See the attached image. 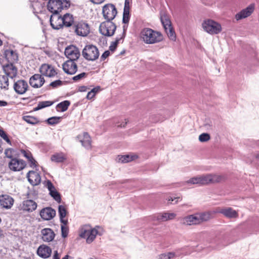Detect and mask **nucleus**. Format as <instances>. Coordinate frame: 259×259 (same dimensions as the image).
Returning <instances> with one entry per match:
<instances>
[{"mask_svg": "<svg viewBox=\"0 0 259 259\" xmlns=\"http://www.w3.org/2000/svg\"><path fill=\"white\" fill-rule=\"evenodd\" d=\"M67 225H64L63 224H62V225H61V235H62V237L63 238H66L67 235H68V227L66 226Z\"/></svg>", "mask_w": 259, "mask_h": 259, "instance_id": "nucleus-48", "label": "nucleus"}, {"mask_svg": "<svg viewBox=\"0 0 259 259\" xmlns=\"http://www.w3.org/2000/svg\"><path fill=\"white\" fill-rule=\"evenodd\" d=\"M160 20L169 38L172 40H175L176 33L172 27L169 16L165 12H161Z\"/></svg>", "mask_w": 259, "mask_h": 259, "instance_id": "nucleus-4", "label": "nucleus"}, {"mask_svg": "<svg viewBox=\"0 0 259 259\" xmlns=\"http://www.w3.org/2000/svg\"><path fill=\"white\" fill-rule=\"evenodd\" d=\"M21 153L28 160H29L32 157H33L32 154L29 151L21 150Z\"/></svg>", "mask_w": 259, "mask_h": 259, "instance_id": "nucleus-51", "label": "nucleus"}, {"mask_svg": "<svg viewBox=\"0 0 259 259\" xmlns=\"http://www.w3.org/2000/svg\"><path fill=\"white\" fill-rule=\"evenodd\" d=\"M46 186L50 192L51 191H52V190L55 189L54 186L52 183V182L50 181H48V182L47 183Z\"/></svg>", "mask_w": 259, "mask_h": 259, "instance_id": "nucleus-55", "label": "nucleus"}, {"mask_svg": "<svg viewBox=\"0 0 259 259\" xmlns=\"http://www.w3.org/2000/svg\"><path fill=\"white\" fill-rule=\"evenodd\" d=\"M124 9H130L129 0H125Z\"/></svg>", "mask_w": 259, "mask_h": 259, "instance_id": "nucleus-61", "label": "nucleus"}, {"mask_svg": "<svg viewBox=\"0 0 259 259\" xmlns=\"http://www.w3.org/2000/svg\"><path fill=\"white\" fill-rule=\"evenodd\" d=\"M254 10V5L251 4L235 15V19L238 21L245 19L251 15Z\"/></svg>", "mask_w": 259, "mask_h": 259, "instance_id": "nucleus-17", "label": "nucleus"}, {"mask_svg": "<svg viewBox=\"0 0 259 259\" xmlns=\"http://www.w3.org/2000/svg\"><path fill=\"white\" fill-rule=\"evenodd\" d=\"M95 96V95L93 93V92L90 91L88 92L87 95V98L89 100H91Z\"/></svg>", "mask_w": 259, "mask_h": 259, "instance_id": "nucleus-57", "label": "nucleus"}, {"mask_svg": "<svg viewBox=\"0 0 259 259\" xmlns=\"http://www.w3.org/2000/svg\"><path fill=\"white\" fill-rule=\"evenodd\" d=\"M41 239L44 242H51L55 238V234L50 228H44L41 230Z\"/></svg>", "mask_w": 259, "mask_h": 259, "instance_id": "nucleus-21", "label": "nucleus"}, {"mask_svg": "<svg viewBox=\"0 0 259 259\" xmlns=\"http://www.w3.org/2000/svg\"><path fill=\"white\" fill-rule=\"evenodd\" d=\"M62 68L66 74L73 75L77 71V65L75 61L67 60L63 64Z\"/></svg>", "mask_w": 259, "mask_h": 259, "instance_id": "nucleus-13", "label": "nucleus"}, {"mask_svg": "<svg viewBox=\"0 0 259 259\" xmlns=\"http://www.w3.org/2000/svg\"><path fill=\"white\" fill-rule=\"evenodd\" d=\"M102 13L106 20H112L116 17L117 11L113 4H107L103 7Z\"/></svg>", "mask_w": 259, "mask_h": 259, "instance_id": "nucleus-9", "label": "nucleus"}, {"mask_svg": "<svg viewBox=\"0 0 259 259\" xmlns=\"http://www.w3.org/2000/svg\"><path fill=\"white\" fill-rule=\"evenodd\" d=\"M176 215V214L174 213L164 212L159 214L157 216V220L159 221H167L174 219Z\"/></svg>", "mask_w": 259, "mask_h": 259, "instance_id": "nucleus-32", "label": "nucleus"}, {"mask_svg": "<svg viewBox=\"0 0 259 259\" xmlns=\"http://www.w3.org/2000/svg\"><path fill=\"white\" fill-rule=\"evenodd\" d=\"M182 223L186 225H192L199 224L197 213L193 215H190L184 218L182 220Z\"/></svg>", "mask_w": 259, "mask_h": 259, "instance_id": "nucleus-24", "label": "nucleus"}, {"mask_svg": "<svg viewBox=\"0 0 259 259\" xmlns=\"http://www.w3.org/2000/svg\"><path fill=\"white\" fill-rule=\"evenodd\" d=\"M181 198L180 197H169L168 198H167V201L168 203H172V202L175 201V202L174 203H177L179 201V200H181Z\"/></svg>", "mask_w": 259, "mask_h": 259, "instance_id": "nucleus-52", "label": "nucleus"}, {"mask_svg": "<svg viewBox=\"0 0 259 259\" xmlns=\"http://www.w3.org/2000/svg\"><path fill=\"white\" fill-rule=\"evenodd\" d=\"M127 123V121H126V119H125V122H123L122 123L120 124V125H118V126H120L121 127H124L126 125V124Z\"/></svg>", "mask_w": 259, "mask_h": 259, "instance_id": "nucleus-64", "label": "nucleus"}, {"mask_svg": "<svg viewBox=\"0 0 259 259\" xmlns=\"http://www.w3.org/2000/svg\"><path fill=\"white\" fill-rule=\"evenodd\" d=\"M70 103L69 101L66 100L59 103L57 106L56 109L58 111L64 112L66 111L70 105Z\"/></svg>", "mask_w": 259, "mask_h": 259, "instance_id": "nucleus-38", "label": "nucleus"}, {"mask_svg": "<svg viewBox=\"0 0 259 259\" xmlns=\"http://www.w3.org/2000/svg\"><path fill=\"white\" fill-rule=\"evenodd\" d=\"M178 256L174 252L161 253L158 255V259H173L176 258Z\"/></svg>", "mask_w": 259, "mask_h": 259, "instance_id": "nucleus-41", "label": "nucleus"}, {"mask_svg": "<svg viewBox=\"0 0 259 259\" xmlns=\"http://www.w3.org/2000/svg\"><path fill=\"white\" fill-rule=\"evenodd\" d=\"M204 31L210 34H217L222 31V26L218 22L210 19L205 20L202 23Z\"/></svg>", "mask_w": 259, "mask_h": 259, "instance_id": "nucleus-7", "label": "nucleus"}, {"mask_svg": "<svg viewBox=\"0 0 259 259\" xmlns=\"http://www.w3.org/2000/svg\"><path fill=\"white\" fill-rule=\"evenodd\" d=\"M37 203L34 201L28 199L23 202L22 208L24 210L32 212L37 207Z\"/></svg>", "mask_w": 259, "mask_h": 259, "instance_id": "nucleus-28", "label": "nucleus"}, {"mask_svg": "<svg viewBox=\"0 0 259 259\" xmlns=\"http://www.w3.org/2000/svg\"><path fill=\"white\" fill-rule=\"evenodd\" d=\"M70 6L69 0H49L47 7L48 10L53 13H59L63 9Z\"/></svg>", "mask_w": 259, "mask_h": 259, "instance_id": "nucleus-3", "label": "nucleus"}, {"mask_svg": "<svg viewBox=\"0 0 259 259\" xmlns=\"http://www.w3.org/2000/svg\"><path fill=\"white\" fill-rule=\"evenodd\" d=\"M13 64V63H10L4 67V70L6 76L12 78L15 77L17 74V69Z\"/></svg>", "mask_w": 259, "mask_h": 259, "instance_id": "nucleus-26", "label": "nucleus"}, {"mask_svg": "<svg viewBox=\"0 0 259 259\" xmlns=\"http://www.w3.org/2000/svg\"><path fill=\"white\" fill-rule=\"evenodd\" d=\"M40 74L43 76L54 77L57 74V70L52 65L45 63L42 64L39 69Z\"/></svg>", "mask_w": 259, "mask_h": 259, "instance_id": "nucleus-11", "label": "nucleus"}, {"mask_svg": "<svg viewBox=\"0 0 259 259\" xmlns=\"http://www.w3.org/2000/svg\"><path fill=\"white\" fill-rule=\"evenodd\" d=\"M212 212H205L197 213L200 224L203 222H206L212 218Z\"/></svg>", "mask_w": 259, "mask_h": 259, "instance_id": "nucleus-35", "label": "nucleus"}, {"mask_svg": "<svg viewBox=\"0 0 259 259\" xmlns=\"http://www.w3.org/2000/svg\"><path fill=\"white\" fill-rule=\"evenodd\" d=\"M50 24L54 29L59 30L63 27V21L59 13H53L50 19Z\"/></svg>", "mask_w": 259, "mask_h": 259, "instance_id": "nucleus-14", "label": "nucleus"}, {"mask_svg": "<svg viewBox=\"0 0 259 259\" xmlns=\"http://www.w3.org/2000/svg\"><path fill=\"white\" fill-rule=\"evenodd\" d=\"M111 21L106 20L101 23L99 31L102 35L106 36H111L114 34L116 26Z\"/></svg>", "mask_w": 259, "mask_h": 259, "instance_id": "nucleus-8", "label": "nucleus"}, {"mask_svg": "<svg viewBox=\"0 0 259 259\" xmlns=\"http://www.w3.org/2000/svg\"><path fill=\"white\" fill-rule=\"evenodd\" d=\"M37 253L40 257L47 258L51 256L52 249L50 247L46 245H41L37 249Z\"/></svg>", "mask_w": 259, "mask_h": 259, "instance_id": "nucleus-23", "label": "nucleus"}, {"mask_svg": "<svg viewBox=\"0 0 259 259\" xmlns=\"http://www.w3.org/2000/svg\"><path fill=\"white\" fill-rule=\"evenodd\" d=\"M100 87L99 86H97L94 88H93L91 91L93 92V93L96 95V94L100 91Z\"/></svg>", "mask_w": 259, "mask_h": 259, "instance_id": "nucleus-58", "label": "nucleus"}, {"mask_svg": "<svg viewBox=\"0 0 259 259\" xmlns=\"http://www.w3.org/2000/svg\"><path fill=\"white\" fill-rule=\"evenodd\" d=\"M0 136L10 145H12L11 141H10L7 133L3 130L0 128Z\"/></svg>", "mask_w": 259, "mask_h": 259, "instance_id": "nucleus-46", "label": "nucleus"}, {"mask_svg": "<svg viewBox=\"0 0 259 259\" xmlns=\"http://www.w3.org/2000/svg\"><path fill=\"white\" fill-rule=\"evenodd\" d=\"M124 38V34H120V35H119V36H117L115 40L114 41L112 42V43L111 44V45L109 47L110 50L112 52L114 51L116 49L117 45L119 42V41L120 40L123 39Z\"/></svg>", "mask_w": 259, "mask_h": 259, "instance_id": "nucleus-42", "label": "nucleus"}, {"mask_svg": "<svg viewBox=\"0 0 259 259\" xmlns=\"http://www.w3.org/2000/svg\"><path fill=\"white\" fill-rule=\"evenodd\" d=\"M75 31L78 35L85 36L90 32V27L88 24L80 22L76 25Z\"/></svg>", "mask_w": 259, "mask_h": 259, "instance_id": "nucleus-19", "label": "nucleus"}, {"mask_svg": "<svg viewBox=\"0 0 259 259\" xmlns=\"http://www.w3.org/2000/svg\"><path fill=\"white\" fill-rule=\"evenodd\" d=\"M13 149L11 148H7L5 150V154L6 156L9 158H13L12 156Z\"/></svg>", "mask_w": 259, "mask_h": 259, "instance_id": "nucleus-53", "label": "nucleus"}, {"mask_svg": "<svg viewBox=\"0 0 259 259\" xmlns=\"http://www.w3.org/2000/svg\"><path fill=\"white\" fill-rule=\"evenodd\" d=\"M26 166L25 162L17 158H12L9 162V167L11 170L18 171L22 170Z\"/></svg>", "mask_w": 259, "mask_h": 259, "instance_id": "nucleus-12", "label": "nucleus"}, {"mask_svg": "<svg viewBox=\"0 0 259 259\" xmlns=\"http://www.w3.org/2000/svg\"><path fill=\"white\" fill-rule=\"evenodd\" d=\"M13 88L17 94L23 95L27 91L28 85L26 81L20 79L14 82Z\"/></svg>", "mask_w": 259, "mask_h": 259, "instance_id": "nucleus-15", "label": "nucleus"}, {"mask_svg": "<svg viewBox=\"0 0 259 259\" xmlns=\"http://www.w3.org/2000/svg\"><path fill=\"white\" fill-rule=\"evenodd\" d=\"M78 138L80 139L82 145L87 149L91 148V139L90 135L87 133H84L82 136H79Z\"/></svg>", "mask_w": 259, "mask_h": 259, "instance_id": "nucleus-29", "label": "nucleus"}, {"mask_svg": "<svg viewBox=\"0 0 259 259\" xmlns=\"http://www.w3.org/2000/svg\"><path fill=\"white\" fill-rule=\"evenodd\" d=\"M45 4L42 0H32L31 2V7L33 9L34 14L42 12L45 9Z\"/></svg>", "mask_w": 259, "mask_h": 259, "instance_id": "nucleus-22", "label": "nucleus"}, {"mask_svg": "<svg viewBox=\"0 0 259 259\" xmlns=\"http://www.w3.org/2000/svg\"><path fill=\"white\" fill-rule=\"evenodd\" d=\"M40 215L44 220H51L56 215V211L51 207H47L42 209L40 211Z\"/></svg>", "mask_w": 259, "mask_h": 259, "instance_id": "nucleus-18", "label": "nucleus"}, {"mask_svg": "<svg viewBox=\"0 0 259 259\" xmlns=\"http://www.w3.org/2000/svg\"><path fill=\"white\" fill-rule=\"evenodd\" d=\"M8 77L4 75H0V88L5 90L9 89Z\"/></svg>", "mask_w": 259, "mask_h": 259, "instance_id": "nucleus-36", "label": "nucleus"}, {"mask_svg": "<svg viewBox=\"0 0 259 259\" xmlns=\"http://www.w3.org/2000/svg\"><path fill=\"white\" fill-rule=\"evenodd\" d=\"M62 21H63V26L70 27L73 23V18L72 15L66 13L63 17H62Z\"/></svg>", "mask_w": 259, "mask_h": 259, "instance_id": "nucleus-34", "label": "nucleus"}, {"mask_svg": "<svg viewBox=\"0 0 259 259\" xmlns=\"http://www.w3.org/2000/svg\"><path fill=\"white\" fill-rule=\"evenodd\" d=\"M137 156L136 155H118L116 158V161L120 163H127L134 160Z\"/></svg>", "mask_w": 259, "mask_h": 259, "instance_id": "nucleus-33", "label": "nucleus"}, {"mask_svg": "<svg viewBox=\"0 0 259 259\" xmlns=\"http://www.w3.org/2000/svg\"><path fill=\"white\" fill-rule=\"evenodd\" d=\"M66 159V157L63 153H56L51 156V160L55 162H62Z\"/></svg>", "mask_w": 259, "mask_h": 259, "instance_id": "nucleus-37", "label": "nucleus"}, {"mask_svg": "<svg viewBox=\"0 0 259 259\" xmlns=\"http://www.w3.org/2000/svg\"><path fill=\"white\" fill-rule=\"evenodd\" d=\"M87 90V87L85 86H81L79 88L80 92H86Z\"/></svg>", "mask_w": 259, "mask_h": 259, "instance_id": "nucleus-62", "label": "nucleus"}, {"mask_svg": "<svg viewBox=\"0 0 259 259\" xmlns=\"http://www.w3.org/2000/svg\"><path fill=\"white\" fill-rule=\"evenodd\" d=\"M28 162L29 163L30 166L31 167H36V161L33 158V157L31 158L29 160H28Z\"/></svg>", "mask_w": 259, "mask_h": 259, "instance_id": "nucleus-54", "label": "nucleus"}, {"mask_svg": "<svg viewBox=\"0 0 259 259\" xmlns=\"http://www.w3.org/2000/svg\"><path fill=\"white\" fill-rule=\"evenodd\" d=\"M218 212L230 219L236 218L238 216L237 212L231 207L222 208Z\"/></svg>", "mask_w": 259, "mask_h": 259, "instance_id": "nucleus-27", "label": "nucleus"}, {"mask_svg": "<svg viewBox=\"0 0 259 259\" xmlns=\"http://www.w3.org/2000/svg\"><path fill=\"white\" fill-rule=\"evenodd\" d=\"M45 82L44 77L40 74H35L29 79V83L33 88H39Z\"/></svg>", "mask_w": 259, "mask_h": 259, "instance_id": "nucleus-16", "label": "nucleus"}, {"mask_svg": "<svg viewBox=\"0 0 259 259\" xmlns=\"http://www.w3.org/2000/svg\"><path fill=\"white\" fill-rule=\"evenodd\" d=\"M210 139V135L207 133H202L199 136V140L201 142H207L209 141Z\"/></svg>", "mask_w": 259, "mask_h": 259, "instance_id": "nucleus-47", "label": "nucleus"}, {"mask_svg": "<svg viewBox=\"0 0 259 259\" xmlns=\"http://www.w3.org/2000/svg\"><path fill=\"white\" fill-rule=\"evenodd\" d=\"M140 38L146 44H154L163 39L162 34L149 28H144L140 34Z\"/></svg>", "mask_w": 259, "mask_h": 259, "instance_id": "nucleus-2", "label": "nucleus"}, {"mask_svg": "<svg viewBox=\"0 0 259 259\" xmlns=\"http://www.w3.org/2000/svg\"><path fill=\"white\" fill-rule=\"evenodd\" d=\"M82 55L83 58L88 61H95L97 60L99 56V52L94 45H86L82 51Z\"/></svg>", "mask_w": 259, "mask_h": 259, "instance_id": "nucleus-6", "label": "nucleus"}, {"mask_svg": "<svg viewBox=\"0 0 259 259\" xmlns=\"http://www.w3.org/2000/svg\"><path fill=\"white\" fill-rule=\"evenodd\" d=\"M223 180V177L216 174H206L194 177L185 183L188 184H197L200 186L219 183Z\"/></svg>", "mask_w": 259, "mask_h": 259, "instance_id": "nucleus-1", "label": "nucleus"}, {"mask_svg": "<svg viewBox=\"0 0 259 259\" xmlns=\"http://www.w3.org/2000/svg\"><path fill=\"white\" fill-rule=\"evenodd\" d=\"M110 55V52L109 51H106L104 52V53L102 55L101 57V59L102 60H104L106 58H107Z\"/></svg>", "mask_w": 259, "mask_h": 259, "instance_id": "nucleus-56", "label": "nucleus"}, {"mask_svg": "<svg viewBox=\"0 0 259 259\" xmlns=\"http://www.w3.org/2000/svg\"><path fill=\"white\" fill-rule=\"evenodd\" d=\"M64 54L68 60L76 61L80 56V51L78 48L73 45L67 46L64 51Z\"/></svg>", "mask_w": 259, "mask_h": 259, "instance_id": "nucleus-10", "label": "nucleus"}, {"mask_svg": "<svg viewBox=\"0 0 259 259\" xmlns=\"http://www.w3.org/2000/svg\"><path fill=\"white\" fill-rule=\"evenodd\" d=\"M87 75V74L85 72H82L77 75H75L72 77V80L74 81H78L80 80L83 78H85Z\"/></svg>", "mask_w": 259, "mask_h": 259, "instance_id": "nucleus-50", "label": "nucleus"}, {"mask_svg": "<svg viewBox=\"0 0 259 259\" xmlns=\"http://www.w3.org/2000/svg\"><path fill=\"white\" fill-rule=\"evenodd\" d=\"M99 228V226H96L95 228L92 229L90 226H85L82 228L80 231V237L83 238H86L87 243H92L96 238V236L98 234L101 235L102 234L99 232L97 228Z\"/></svg>", "mask_w": 259, "mask_h": 259, "instance_id": "nucleus-5", "label": "nucleus"}, {"mask_svg": "<svg viewBox=\"0 0 259 259\" xmlns=\"http://www.w3.org/2000/svg\"><path fill=\"white\" fill-rule=\"evenodd\" d=\"M105 0H90V1L95 4H100L104 2Z\"/></svg>", "mask_w": 259, "mask_h": 259, "instance_id": "nucleus-59", "label": "nucleus"}, {"mask_svg": "<svg viewBox=\"0 0 259 259\" xmlns=\"http://www.w3.org/2000/svg\"><path fill=\"white\" fill-rule=\"evenodd\" d=\"M51 196L58 203H60L61 201V198L60 194L54 189L50 192Z\"/></svg>", "mask_w": 259, "mask_h": 259, "instance_id": "nucleus-43", "label": "nucleus"}, {"mask_svg": "<svg viewBox=\"0 0 259 259\" xmlns=\"http://www.w3.org/2000/svg\"><path fill=\"white\" fill-rule=\"evenodd\" d=\"M58 212L61 223L64 225H67L68 221L67 220L64 219L67 213L65 207L62 205H59L58 207Z\"/></svg>", "mask_w": 259, "mask_h": 259, "instance_id": "nucleus-31", "label": "nucleus"}, {"mask_svg": "<svg viewBox=\"0 0 259 259\" xmlns=\"http://www.w3.org/2000/svg\"><path fill=\"white\" fill-rule=\"evenodd\" d=\"M8 105V103L5 101L0 100V107L6 106Z\"/></svg>", "mask_w": 259, "mask_h": 259, "instance_id": "nucleus-63", "label": "nucleus"}, {"mask_svg": "<svg viewBox=\"0 0 259 259\" xmlns=\"http://www.w3.org/2000/svg\"><path fill=\"white\" fill-rule=\"evenodd\" d=\"M14 200L11 196L7 195L0 196V204L4 208H9L13 204Z\"/></svg>", "mask_w": 259, "mask_h": 259, "instance_id": "nucleus-25", "label": "nucleus"}, {"mask_svg": "<svg viewBox=\"0 0 259 259\" xmlns=\"http://www.w3.org/2000/svg\"><path fill=\"white\" fill-rule=\"evenodd\" d=\"M61 117L54 116L48 119L47 122L50 125H54L58 123L61 119Z\"/></svg>", "mask_w": 259, "mask_h": 259, "instance_id": "nucleus-45", "label": "nucleus"}, {"mask_svg": "<svg viewBox=\"0 0 259 259\" xmlns=\"http://www.w3.org/2000/svg\"><path fill=\"white\" fill-rule=\"evenodd\" d=\"M53 104V102L50 101H45L38 102L37 106L34 109V111H38L45 107L51 106Z\"/></svg>", "mask_w": 259, "mask_h": 259, "instance_id": "nucleus-39", "label": "nucleus"}, {"mask_svg": "<svg viewBox=\"0 0 259 259\" xmlns=\"http://www.w3.org/2000/svg\"><path fill=\"white\" fill-rule=\"evenodd\" d=\"M53 259H60V256L58 254V251L57 250L54 251V253L53 256Z\"/></svg>", "mask_w": 259, "mask_h": 259, "instance_id": "nucleus-60", "label": "nucleus"}, {"mask_svg": "<svg viewBox=\"0 0 259 259\" xmlns=\"http://www.w3.org/2000/svg\"><path fill=\"white\" fill-rule=\"evenodd\" d=\"M130 20V9H124L123 13L122 22L126 24Z\"/></svg>", "mask_w": 259, "mask_h": 259, "instance_id": "nucleus-44", "label": "nucleus"}, {"mask_svg": "<svg viewBox=\"0 0 259 259\" xmlns=\"http://www.w3.org/2000/svg\"><path fill=\"white\" fill-rule=\"evenodd\" d=\"M63 84V82L60 80H56L51 82L49 85V87H52L53 89L57 88L61 86Z\"/></svg>", "mask_w": 259, "mask_h": 259, "instance_id": "nucleus-49", "label": "nucleus"}, {"mask_svg": "<svg viewBox=\"0 0 259 259\" xmlns=\"http://www.w3.org/2000/svg\"><path fill=\"white\" fill-rule=\"evenodd\" d=\"M5 57L10 63H14L18 60V56L16 51L7 50L5 51Z\"/></svg>", "mask_w": 259, "mask_h": 259, "instance_id": "nucleus-30", "label": "nucleus"}, {"mask_svg": "<svg viewBox=\"0 0 259 259\" xmlns=\"http://www.w3.org/2000/svg\"><path fill=\"white\" fill-rule=\"evenodd\" d=\"M29 182L33 186L38 185L41 182V178L37 172L30 170L27 174Z\"/></svg>", "mask_w": 259, "mask_h": 259, "instance_id": "nucleus-20", "label": "nucleus"}, {"mask_svg": "<svg viewBox=\"0 0 259 259\" xmlns=\"http://www.w3.org/2000/svg\"><path fill=\"white\" fill-rule=\"evenodd\" d=\"M22 118H23V119L24 121H25L27 123L32 124V125H35L39 122V120L37 118H36L34 116L26 115V116H23Z\"/></svg>", "mask_w": 259, "mask_h": 259, "instance_id": "nucleus-40", "label": "nucleus"}]
</instances>
